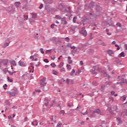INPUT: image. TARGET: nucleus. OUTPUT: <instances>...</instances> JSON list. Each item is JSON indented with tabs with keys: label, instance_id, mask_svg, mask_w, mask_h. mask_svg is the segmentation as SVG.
Listing matches in <instances>:
<instances>
[{
	"label": "nucleus",
	"instance_id": "obj_35",
	"mask_svg": "<svg viewBox=\"0 0 127 127\" xmlns=\"http://www.w3.org/2000/svg\"><path fill=\"white\" fill-rule=\"evenodd\" d=\"M34 123H35V126H38V122L37 120H35Z\"/></svg>",
	"mask_w": 127,
	"mask_h": 127
},
{
	"label": "nucleus",
	"instance_id": "obj_41",
	"mask_svg": "<svg viewBox=\"0 0 127 127\" xmlns=\"http://www.w3.org/2000/svg\"><path fill=\"white\" fill-rule=\"evenodd\" d=\"M116 25L119 26V27H122V24H121L120 23L118 22L117 23Z\"/></svg>",
	"mask_w": 127,
	"mask_h": 127
},
{
	"label": "nucleus",
	"instance_id": "obj_26",
	"mask_svg": "<svg viewBox=\"0 0 127 127\" xmlns=\"http://www.w3.org/2000/svg\"><path fill=\"white\" fill-rule=\"evenodd\" d=\"M75 73V69H73L72 70H71V72L70 74V76H73V75H74V73Z\"/></svg>",
	"mask_w": 127,
	"mask_h": 127
},
{
	"label": "nucleus",
	"instance_id": "obj_56",
	"mask_svg": "<svg viewBox=\"0 0 127 127\" xmlns=\"http://www.w3.org/2000/svg\"><path fill=\"white\" fill-rule=\"evenodd\" d=\"M51 52V50H48L46 51V53H50Z\"/></svg>",
	"mask_w": 127,
	"mask_h": 127
},
{
	"label": "nucleus",
	"instance_id": "obj_8",
	"mask_svg": "<svg viewBox=\"0 0 127 127\" xmlns=\"http://www.w3.org/2000/svg\"><path fill=\"white\" fill-rule=\"evenodd\" d=\"M21 4V3H20V1H16L14 3V6L15 7H19L20 6V5Z\"/></svg>",
	"mask_w": 127,
	"mask_h": 127
},
{
	"label": "nucleus",
	"instance_id": "obj_3",
	"mask_svg": "<svg viewBox=\"0 0 127 127\" xmlns=\"http://www.w3.org/2000/svg\"><path fill=\"white\" fill-rule=\"evenodd\" d=\"M16 94H17V90L15 89L12 90V91L10 92V95L12 96V97H14Z\"/></svg>",
	"mask_w": 127,
	"mask_h": 127
},
{
	"label": "nucleus",
	"instance_id": "obj_45",
	"mask_svg": "<svg viewBox=\"0 0 127 127\" xmlns=\"http://www.w3.org/2000/svg\"><path fill=\"white\" fill-rule=\"evenodd\" d=\"M7 87V84H4V85H3V88H4V90H6V87Z\"/></svg>",
	"mask_w": 127,
	"mask_h": 127
},
{
	"label": "nucleus",
	"instance_id": "obj_9",
	"mask_svg": "<svg viewBox=\"0 0 127 127\" xmlns=\"http://www.w3.org/2000/svg\"><path fill=\"white\" fill-rule=\"evenodd\" d=\"M80 33V34H82L83 36H87V31L86 30H81Z\"/></svg>",
	"mask_w": 127,
	"mask_h": 127
},
{
	"label": "nucleus",
	"instance_id": "obj_47",
	"mask_svg": "<svg viewBox=\"0 0 127 127\" xmlns=\"http://www.w3.org/2000/svg\"><path fill=\"white\" fill-rule=\"evenodd\" d=\"M40 51L41 52V53H42V54H44V51H43V49L41 48V49H40Z\"/></svg>",
	"mask_w": 127,
	"mask_h": 127
},
{
	"label": "nucleus",
	"instance_id": "obj_13",
	"mask_svg": "<svg viewBox=\"0 0 127 127\" xmlns=\"http://www.w3.org/2000/svg\"><path fill=\"white\" fill-rule=\"evenodd\" d=\"M10 64L13 65V66H16V63L15 62V61H14V60H11L10 61Z\"/></svg>",
	"mask_w": 127,
	"mask_h": 127
},
{
	"label": "nucleus",
	"instance_id": "obj_30",
	"mask_svg": "<svg viewBox=\"0 0 127 127\" xmlns=\"http://www.w3.org/2000/svg\"><path fill=\"white\" fill-rule=\"evenodd\" d=\"M7 72L9 73L10 76H12V75H13V72H11V71L8 70H7Z\"/></svg>",
	"mask_w": 127,
	"mask_h": 127
},
{
	"label": "nucleus",
	"instance_id": "obj_22",
	"mask_svg": "<svg viewBox=\"0 0 127 127\" xmlns=\"http://www.w3.org/2000/svg\"><path fill=\"white\" fill-rule=\"evenodd\" d=\"M64 66V63L61 62L59 65V68H62Z\"/></svg>",
	"mask_w": 127,
	"mask_h": 127
},
{
	"label": "nucleus",
	"instance_id": "obj_37",
	"mask_svg": "<svg viewBox=\"0 0 127 127\" xmlns=\"http://www.w3.org/2000/svg\"><path fill=\"white\" fill-rule=\"evenodd\" d=\"M62 123H58L57 125V127H61V126H62Z\"/></svg>",
	"mask_w": 127,
	"mask_h": 127
},
{
	"label": "nucleus",
	"instance_id": "obj_55",
	"mask_svg": "<svg viewBox=\"0 0 127 127\" xmlns=\"http://www.w3.org/2000/svg\"><path fill=\"white\" fill-rule=\"evenodd\" d=\"M40 64H41V63L38 62V64H36V67H39V65H40Z\"/></svg>",
	"mask_w": 127,
	"mask_h": 127
},
{
	"label": "nucleus",
	"instance_id": "obj_48",
	"mask_svg": "<svg viewBox=\"0 0 127 127\" xmlns=\"http://www.w3.org/2000/svg\"><path fill=\"white\" fill-rule=\"evenodd\" d=\"M100 45H102L103 46H106V43L104 42H100Z\"/></svg>",
	"mask_w": 127,
	"mask_h": 127
},
{
	"label": "nucleus",
	"instance_id": "obj_6",
	"mask_svg": "<svg viewBox=\"0 0 127 127\" xmlns=\"http://www.w3.org/2000/svg\"><path fill=\"white\" fill-rule=\"evenodd\" d=\"M18 64H19V65H20L21 66V67H26V64L24 63V62L21 61V60H20L18 62Z\"/></svg>",
	"mask_w": 127,
	"mask_h": 127
},
{
	"label": "nucleus",
	"instance_id": "obj_42",
	"mask_svg": "<svg viewBox=\"0 0 127 127\" xmlns=\"http://www.w3.org/2000/svg\"><path fill=\"white\" fill-rule=\"evenodd\" d=\"M54 26H55V24H52L51 25V28L53 29L54 28Z\"/></svg>",
	"mask_w": 127,
	"mask_h": 127
},
{
	"label": "nucleus",
	"instance_id": "obj_7",
	"mask_svg": "<svg viewBox=\"0 0 127 127\" xmlns=\"http://www.w3.org/2000/svg\"><path fill=\"white\" fill-rule=\"evenodd\" d=\"M93 113H95V114H98V115H102V112L100 109H96L95 110L93 111Z\"/></svg>",
	"mask_w": 127,
	"mask_h": 127
},
{
	"label": "nucleus",
	"instance_id": "obj_14",
	"mask_svg": "<svg viewBox=\"0 0 127 127\" xmlns=\"http://www.w3.org/2000/svg\"><path fill=\"white\" fill-rule=\"evenodd\" d=\"M76 28H77V26H71V27L70 28L71 32H73V31H75V29H76Z\"/></svg>",
	"mask_w": 127,
	"mask_h": 127
},
{
	"label": "nucleus",
	"instance_id": "obj_1",
	"mask_svg": "<svg viewBox=\"0 0 127 127\" xmlns=\"http://www.w3.org/2000/svg\"><path fill=\"white\" fill-rule=\"evenodd\" d=\"M45 81H46V77H43V79L41 80L40 85L41 87L46 86L47 82H45Z\"/></svg>",
	"mask_w": 127,
	"mask_h": 127
},
{
	"label": "nucleus",
	"instance_id": "obj_11",
	"mask_svg": "<svg viewBox=\"0 0 127 127\" xmlns=\"http://www.w3.org/2000/svg\"><path fill=\"white\" fill-rule=\"evenodd\" d=\"M2 62L3 63V65H7V63H8V60H2Z\"/></svg>",
	"mask_w": 127,
	"mask_h": 127
},
{
	"label": "nucleus",
	"instance_id": "obj_29",
	"mask_svg": "<svg viewBox=\"0 0 127 127\" xmlns=\"http://www.w3.org/2000/svg\"><path fill=\"white\" fill-rule=\"evenodd\" d=\"M64 114H65V111L64 110H61L60 111V114L62 115V116H64Z\"/></svg>",
	"mask_w": 127,
	"mask_h": 127
},
{
	"label": "nucleus",
	"instance_id": "obj_20",
	"mask_svg": "<svg viewBox=\"0 0 127 127\" xmlns=\"http://www.w3.org/2000/svg\"><path fill=\"white\" fill-rule=\"evenodd\" d=\"M96 113H94V111H92V114L90 115V117L91 118H95L96 117V115H95Z\"/></svg>",
	"mask_w": 127,
	"mask_h": 127
},
{
	"label": "nucleus",
	"instance_id": "obj_16",
	"mask_svg": "<svg viewBox=\"0 0 127 127\" xmlns=\"http://www.w3.org/2000/svg\"><path fill=\"white\" fill-rule=\"evenodd\" d=\"M120 80H121V81H122V84H125V83H127V79L125 78H121Z\"/></svg>",
	"mask_w": 127,
	"mask_h": 127
},
{
	"label": "nucleus",
	"instance_id": "obj_63",
	"mask_svg": "<svg viewBox=\"0 0 127 127\" xmlns=\"http://www.w3.org/2000/svg\"><path fill=\"white\" fill-rule=\"evenodd\" d=\"M36 92H38V93H41V90L40 89H38L36 90Z\"/></svg>",
	"mask_w": 127,
	"mask_h": 127
},
{
	"label": "nucleus",
	"instance_id": "obj_61",
	"mask_svg": "<svg viewBox=\"0 0 127 127\" xmlns=\"http://www.w3.org/2000/svg\"><path fill=\"white\" fill-rule=\"evenodd\" d=\"M74 80H71V81H70V84H71V85H73V84H74Z\"/></svg>",
	"mask_w": 127,
	"mask_h": 127
},
{
	"label": "nucleus",
	"instance_id": "obj_49",
	"mask_svg": "<svg viewBox=\"0 0 127 127\" xmlns=\"http://www.w3.org/2000/svg\"><path fill=\"white\" fill-rule=\"evenodd\" d=\"M117 85H121V86H123V83L122 82H117Z\"/></svg>",
	"mask_w": 127,
	"mask_h": 127
},
{
	"label": "nucleus",
	"instance_id": "obj_17",
	"mask_svg": "<svg viewBox=\"0 0 127 127\" xmlns=\"http://www.w3.org/2000/svg\"><path fill=\"white\" fill-rule=\"evenodd\" d=\"M32 18H36L37 17V14L36 13H32Z\"/></svg>",
	"mask_w": 127,
	"mask_h": 127
},
{
	"label": "nucleus",
	"instance_id": "obj_28",
	"mask_svg": "<svg viewBox=\"0 0 127 127\" xmlns=\"http://www.w3.org/2000/svg\"><path fill=\"white\" fill-rule=\"evenodd\" d=\"M51 66H52L53 68H55V67H56V64H55V63H53L51 64Z\"/></svg>",
	"mask_w": 127,
	"mask_h": 127
},
{
	"label": "nucleus",
	"instance_id": "obj_58",
	"mask_svg": "<svg viewBox=\"0 0 127 127\" xmlns=\"http://www.w3.org/2000/svg\"><path fill=\"white\" fill-rule=\"evenodd\" d=\"M71 49H76V47L75 46H71L70 47Z\"/></svg>",
	"mask_w": 127,
	"mask_h": 127
},
{
	"label": "nucleus",
	"instance_id": "obj_2",
	"mask_svg": "<svg viewBox=\"0 0 127 127\" xmlns=\"http://www.w3.org/2000/svg\"><path fill=\"white\" fill-rule=\"evenodd\" d=\"M7 11L9 13V14H13V12L14 11L13 10V9L12 8V7L10 6L7 8Z\"/></svg>",
	"mask_w": 127,
	"mask_h": 127
},
{
	"label": "nucleus",
	"instance_id": "obj_21",
	"mask_svg": "<svg viewBox=\"0 0 127 127\" xmlns=\"http://www.w3.org/2000/svg\"><path fill=\"white\" fill-rule=\"evenodd\" d=\"M117 121H118V122H119V124H120L121 123H123L122 119H121V118H120V117H118L117 118Z\"/></svg>",
	"mask_w": 127,
	"mask_h": 127
},
{
	"label": "nucleus",
	"instance_id": "obj_60",
	"mask_svg": "<svg viewBox=\"0 0 127 127\" xmlns=\"http://www.w3.org/2000/svg\"><path fill=\"white\" fill-rule=\"evenodd\" d=\"M65 41H69V40H70V39H69V38L68 37H66L65 38Z\"/></svg>",
	"mask_w": 127,
	"mask_h": 127
},
{
	"label": "nucleus",
	"instance_id": "obj_64",
	"mask_svg": "<svg viewBox=\"0 0 127 127\" xmlns=\"http://www.w3.org/2000/svg\"><path fill=\"white\" fill-rule=\"evenodd\" d=\"M112 44L113 45H115V44H116V41H113L112 42Z\"/></svg>",
	"mask_w": 127,
	"mask_h": 127
},
{
	"label": "nucleus",
	"instance_id": "obj_46",
	"mask_svg": "<svg viewBox=\"0 0 127 127\" xmlns=\"http://www.w3.org/2000/svg\"><path fill=\"white\" fill-rule=\"evenodd\" d=\"M61 20L63 22L64 21H65L66 20V19H65V17H63V18H62Z\"/></svg>",
	"mask_w": 127,
	"mask_h": 127
},
{
	"label": "nucleus",
	"instance_id": "obj_10",
	"mask_svg": "<svg viewBox=\"0 0 127 127\" xmlns=\"http://www.w3.org/2000/svg\"><path fill=\"white\" fill-rule=\"evenodd\" d=\"M107 53L108 54H109V56H112V57H113L112 54H115V53H114V51H113V50H108L107 51Z\"/></svg>",
	"mask_w": 127,
	"mask_h": 127
},
{
	"label": "nucleus",
	"instance_id": "obj_38",
	"mask_svg": "<svg viewBox=\"0 0 127 127\" xmlns=\"http://www.w3.org/2000/svg\"><path fill=\"white\" fill-rule=\"evenodd\" d=\"M66 71V70L65 69V68L64 67H62L61 70H60V71L61 72H65Z\"/></svg>",
	"mask_w": 127,
	"mask_h": 127
},
{
	"label": "nucleus",
	"instance_id": "obj_51",
	"mask_svg": "<svg viewBox=\"0 0 127 127\" xmlns=\"http://www.w3.org/2000/svg\"><path fill=\"white\" fill-rule=\"evenodd\" d=\"M30 65H31V67H32L33 70L34 69V66H33V63H30Z\"/></svg>",
	"mask_w": 127,
	"mask_h": 127
},
{
	"label": "nucleus",
	"instance_id": "obj_39",
	"mask_svg": "<svg viewBox=\"0 0 127 127\" xmlns=\"http://www.w3.org/2000/svg\"><path fill=\"white\" fill-rule=\"evenodd\" d=\"M7 79L8 81L10 82V83H12V82H13V80H12L11 79H10L9 77H7Z\"/></svg>",
	"mask_w": 127,
	"mask_h": 127
},
{
	"label": "nucleus",
	"instance_id": "obj_34",
	"mask_svg": "<svg viewBox=\"0 0 127 127\" xmlns=\"http://www.w3.org/2000/svg\"><path fill=\"white\" fill-rule=\"evenodd\" d=\"M67 47H69V48H71V47H72V44L71 43H68L66 45Z\"/></svg>",
	"mask_w": 127,
	"mask_h": 127
},
{
	"label": "nucleus",
	"instance_id": "obj_33",
	"mask_svg": "<svg viewBox=\"0 0 127 127\" xmlns=\"http://www.w3.org/2000/svg\"><path fill=\"white\" fill-rule=\"evenodd\" d=\"M102 72H103V73H104L103 75L105 77H107L108 76V74H107V72H106L104 70H103Z\"/></svg>",
	"mask_w": 127,
	"mask_h": 127
},
{
	"label": "nucleus",
	"instance_id": "obj_44",
	"mask_svg": "<svg viewBox=\"0 0 127 127\" xmlns=\"http://www.w3.org/2000/svg\"><path fill=\"white\" fill-rule=\"evenodd\" d=\"M70 82V79H69V78H67L66 79V83L67 84V85H69Z\"/></svg>",
	"mask_w": 127,
	"mask_h": 127
},
{
	"label": "nucleus",
	"instance_id": "obj_54",
	"mask_svg": "<svg viewBox=\"0 0 127 127\" xmlns=\"http://www.w3.org/2000/svg\"><path fill=\"white\" fill-rule=\"evenodd\" d=\"M62 23L64 25H66V24H67L68 23V22H67V21L65 20V21L63 22Z\"/></svg>",
	"mask_w": 127,
	"mask_h": 127
},
{
	"label": "nucleus",
	"instance_id": "obj_52",
	"mask_svg": "<svg viewBox=\"0 0 127 127\" xmlns=\"http://www.w3.org/2000/svg\"><path fill=\"white\" fill-rule=\"evenodd\" d=\"M42 7H43V4H41L39 7V8H40V9H41Z\"/></svg>",
	"mask_w": 127,
	"mask_h": 127
},
{
	"label": "nucleus",
	"instance_id": "obj_25",
	"mask_svg": "<svg viewBox=\"0 0 127 127\" xmlns=\"http://www.w3.org/2000/svg\"><path fill=\"white\" fill-rule=\"evenodd\" d=\"M76 20H77V16H74L72 20L73 23H76Z\"/></svg>",
	"mask_w": 127,
	"mask_h": 127
},
{
	"label": "nucleus",
	"instance_id": "obj_50",
	"mask_svg": "<svg viewBox=\"0 0 127 127\" xmlns=\"http://www.w3.org/2000/svg\"><path fill=\"white\" fill-rule=\"evenodd\" d=\"M57 73V71H56V70H53V74H54V75H56Z\"/></svg>",
	"mask_w": 127,
	"mask_h": 127
},
{
	"label": "nucleus",
	"instance_id": "obj_36",
	"mask_svg": "<svg viewBox=\"0 0 127 127\" xmlns=\"http://www.w3.org/2000/svg\"><path fill=\"white\" fill-rule=\"evenodd\" d=\"M115 47H117V50H120V46H119V45L116 44L115 45Z\"/></svg>",
	"mask_w": 127,
	"mask_h": 127
},
{
	"label": "nucleus",
	"instance_id": "obj_18",
	"mask_svg": "<svg viewBox=\"0 0 127 127\" xmlns=\"http://www.w3.org/2000/svg\"><path fill=\"white\" fill-rule=\"evenodd\" d=\"M65 11H67L68 13H71V8L68 7L66 9H65Z\"/></svg>",
	"mask_w": 127,
	"mask_h": 127
},
{
	"label": "nucleus",
	"instance_id": "obj_53",
	"mask_svg": "<svg viewBox=\"0 0 127 127\" xmlns=\"http://www.w3.org/2000/svg\"><path fill=\"white\" fill-rule=\"evenodd\" d=\"M51 58L52 60H55V58H56V57H55V56H54L53 57H51Z\"/></svg>",
	"mask_w": 127,
	"mask_h": 127
},
{
	"label": "nucleus",
	"instance_id": "obj_27",
	"mask_svg": "<svg viewBox=\"0 0 127 127\" xmlns=\"http://www.w3.org/2000/svg\"><path fill=\"white\" fill-rule=\"evenodd\" d=\"M121 98H122L123 101H126V100L127 99V96L126 95H123L121 97Z\"/></svg>",
	"mask_w": 127,
	"mask_h": 127
},
{
	"label": "nucleus",
	"instance_id": "obj_4",
	"mask_svg": "<svg viewBox=\"0 0 127 127\" xmlns=\"http://www.w3.org/2000/svg\"><path fill=\"white\" fill-rule=\"evenodd\" d=\"M44 105L46 107H47V106H48V105H49V99H48V98H47V97L45 98Z\"/></svg>",
	"mask_w": 127,
	"mask_h": 127
},
{
	"label": "nucleus",
	"instance_id": "obj_40",
	"mask_svg": "<svg viewBox=\"0 0 127 127\" xmlns=\"http://www.w3.org/2000/svg\"><path fill=\"white\" fill-rule=\"evenodd\" d=\"M44 62H45V63H49V61L47 59H45L44 60Z\"/></svg>",
	"mask_w": 127,
	"mask_h": 127
},
{
	"label": "nucleus",
	"instance_id": "obj_62",
	"mask_svg": "<svg viewBox=\"0 0 127 127\" xmlns=\"http://www.w3.org/2000/svg\"><path fill=\"white\" fill-rule=\"evenodd\" d=\"M80 25H83V26H84V25H85V23H84L83 22H80L79 24V26Z\"/></svg>",
	"mask_w": 127,
	"mask_h": 127
},
{
	"label": "nucleus",
	"instance_id": "obj_12",
	"mask_svg": "<svg viewBox=\"0 0 127 127\" xmlns=\"http://www.w3.org/2000/svg\"><path fill=\"white\" fill-rule=\"evenodd\" d=\"M94 5H95V3L94 2H91L88 5L89 8H93L94 7Z\"/></svg>",
	"mask_w": 127,
	"mask_h": 127
},
{
	"label": "nucleus",
	"instance_id": "obj_24",
	"mask_svg": "<svg viewBox=\"0 0 127 127\" xmlns=\"http://www.w3.org/2000/svg\"><path fill=\"white\" fill-rule=\"evenodd\" d=\"M90 72H91V73L92 74H97V73L96 72V69L94 68V69H92Z\"/></svg>",
	"mask_w": 127,
	"mask_h": 127
},
{
	"label": "nucleus",
	"instance_id": "obj_15",
	"mask_svg": "<svg viewBox=\"0 0 127 127\" xmlns=\"http://www.w3.org/2000/svg\"><path fill=\"white\" fill-rule=\"evenodd\" d=\"M67 61H68V64H72V62H73V61L71 60V57H68V60H67Z\"/></svg>",
	"mask_w": 127,
	"mask_h": 127
},
{
	"label": "nucleus",
	"instance_id": "obj_59",
	"mask_svg": "<svg viewBox=\"0 0 127 127\" xmlns=\"http://www.w3.org/2000/svg\"><path fill=\"white\" fill-rule=\"evenodd\" d=\"M116 62H117V64H120V62L119 61V59H116Z\"/></svg>",
	"mask_w": 127,
	"mask_h": 127
},
{
	"label": "nucleus",
	"instance_id": "obj_31",
	"mask_svg": "<svg viewBox=\"0 0 127 127\" xmlns=\"http://www.w3.org/2000/svg\"><path fill=\"white\" fill-rule=\"evenodd\" d=\"M24 18H25L24 19V20L26 21V20H27L28 19V15H24Z\"/></svg>",
	"mask_w": 127,
	"mask_h": 127
},
{
	"label": "nucleus",
	"instance_id": "obj_43",
	"mask_svg": "<svg viewBox=\"0 0 127 127\" xmlns=\"http://www.w3.org/2000/svg\"><path fill=\"white\" fill-rule=\"evenodd\" d=\"M51 119L52 120V121H53V122H54V123H56V120H54L53 116H52Z\"/></svg>",
	"mask_w": 127,
	"mask_h": 127
},
{
	"label": "nucleus",
	"instance_id": "obj_5",
	"mask_svg": "<svg viewBox=\"0 0 127 127\" xmlns=\"http://www.w3.org/2000/svg\"><path fill=\"white\" fill-rule=\"evenodd\" d=\"M64 8H65V5H63V4L62 3L59 4L58 6V9H59L60 10H63Z\"/></svg>",
	"mask_w": 127,
	"mask_h": 127
},
{
	"label": "nucleus",
	"instance_id": "obj_23",
	"mask_svg": "<svg viewBox=\"0 0 127 127\" xmlns=\"http://www.w3.org/2000/svg\"><path fill=\"white\" fill-rule=\"evenodd\" d=\"M56 19L61 20L62 19V17L59 15H56Z\"/></svg>",
	"mask_w": 127,
	"mask_h": 127
},
{
	"label": "nucleus",
	"instance_id": "obj_32",
	"mask_svg": "<svg viewBox=\"0 0 127 127\" xmlns=\"http://www.w3.org/2000/svg\"><path fill=\"white\" fill-rule=\"evenodd\" d=\"M66 67H67V69L69 70H71L72 69L71 65L70 64H66Z\"/></svg>",
	"mask_w": 127,
	"mask_h": 127
},
{
	"label": "nucleus",
	"instance_id": "obj_19",
	"mask_svg": "<svg viewBox=\"0 0 127 127\" xmlns=\"http://www.w3.org/2000/svg\"><path fill=\"white\" fill-rule=\"evenodd\" d=\"M119 57H120V58H122V57H125V53L124 52H122L119 55Z\"/></svg>",
	"mask_w": 127,
	"mask_h": 127
},
{
	"label": "nucleus",
	"instance_id": "obj_57",
	"mask_svg": "<svg viewBox=\"0 0 127 127\" xmlns=\"http://www.w3.org/2000/svg\"><path fill=\"white\" fill-rule=\"evenodd\" d=\"M116 92H115V91H111V95H112V96H114V95H115V93Z\"/></svg>",
	"mask_w": 127,
	"mask_h": 127
}]
</instances>
